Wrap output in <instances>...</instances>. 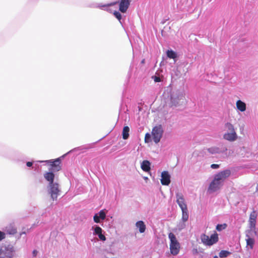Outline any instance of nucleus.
I'll use <instances>...</instances> for the list:
<instances>
[{
  "label": "nucleus",
  "instance_id": "nucleus-1",
  "mask_svg": "<svg viewBox=\"0 0 258 258\" xmlns=\"http://www.w3.org/2000/svg\"><path fill=\"white\" fill-rule=\"evenodd\" d=\"M231 174L230 170L227 169L219 172L214 176L213 180L210 183L208 191L209 193H213L217 191L221 188L226 178Z\"/></svg>",
  "mask_w": 258,
  "mask_h": 258
},
{
  "label": "nucleus",
  "instance_id": "nucleus-2",
  "mask_svg": "<svg viewBox=\"0 0 258 258\" xmlns=\"http://www.w3.org/2000/svg\"><path fill=\"white\" fill-rule=\"evenodd\" d=\"M169 106L171 107H177L182 105L185 102V97L182 91L178 89H172L170 93Z\"/></svg>",
  "mask_w": 258,
  "mask_h": 258
},
{
  "label": "nucleus",
  "instance_id": "nucleus-3",
  "mask_svg": "<svg viewBox=\"0 0 258 258\" xmlns=\"http://www.w3.org/2000/svg\"><path fill=\"white\" fill-rule=\"evenodd\" d=\"M66 156V154H64L60 157L52 160H37V162L46 163L48 164L50 166L48 169L55 172L59 171L61 169V166L60 165L62 159H63Z\"/></svg>",
  "mask_w": 258,
  "mask_h": 258
},
{
  "label": "nucleus",
  "instance_id": "nucleus-4",
  "mask_svg": "<svg viewBox=\"0 0 258 258\" xmlns=\"http://www.w3.org/2000/svg\"><path fill=\"white\" fill-rule=\"evenodd\" d=\"M168 238L170 240V253L173 255H176L178 254L180 245L176 236L172 232L168 234Z\"/></svg>",
  "mask_w": 258,
  "mask_h": 258
},
{
  "label": "nucleus",
  "instance_id": "nucleus-5",
  "mask_svg": "<svg viewBox=\"0 0 258 258\" xmlns=\"http://www.w3.org/2000/svg\"><path fill=\"white\" fill-rule=\"evenodd\" d=\"M201 239L202 242L206 246H211L216 244L219 240L218 234L215 231L210 236H209L205 233L201 235Z\"/></svg>",
  "mask_w": 258,
  "mask_h": 258
},
{
  "label": "nucleus",
  "instance_id": "nucleus-6",
  "mask_svg": "<svg viewBox=\"0 0 258 258\" xmlns=\"http://www.w3.org/2000/svg\"><path fill=\"white\" fill-rule=\"evenodd\" d=\"M47 191L53 201H56L61 192L59 184L55 182L47 185Z\"/></svg>",
  "mask_w": 258,
  "mask_h": 258
},
{
  "label": "nucleus",
  "instance_id": "nucleus-7",
  "mask_svg": "<svg viewBox=\"0 0 258 258\" xmlns=\"http://www.w3.org/2000/svg\"><path fill=\"white\" fill-rule=\"evenodd\" d=\"M163 133L164 130L161 124L156 125L152 128L151 134L153 141L155 143L158 144L160 141Z\"/></svg>",
  "mask_w": 258,
  "mask_h": 258
},
{
  "label": "nucleus",
  "instance_id": "nucleus-8",
  "mask_svg": "<svg viewBox=\"0 0 258 258\" xmlns=\"http://www.w3.org/2000/svg\"><path fill=\"white\" fill-rule=\"evenodd\" d=\"M15 250L11 245H4L0 248V258H13Z\"/></svg>",
  "mask_w": 258,
  "mask_h": 258
},
{
  "label": "nucleus",
  "instance_id": "nucleus-9",
  "mask_svg": "<svg viewBox=\"0 0 258 258\" xmlns=\"http://www.w3.org/2000/svg\"><path fill=\"white\" fill-rule=\"evenodd\" d=\"M132 0H118L108 4V7L118 4L119 11L122 13L126 12Z\"/></svg>",
  "mask_w": 258,
  "mask_h": 258
},
{
  "label": "nucleus",
  "instance_id": "nucleus-10",
  "mask_svg": "<svg viewBox=\"0 0 258 258\" xmlns=\"http://www.w3.org/2000/svg\"><path fill=\"white\" fill-rule=\"evenodd\" d=\"M107 211L105 209L101 210L95 213L93 216V221L96 223H101L103 221H109V217L107 216Z\"/></svg>",
  "mask_w": 258,
  "mask_h": 258
},
{
  "label": "nucleus",
  "instance_id": "nucleus-11",
  "mask_svg": "<svg viewBox=\"0 0 258 258\" xmlns=\"http://www.w3.org/2000/svg\"><path fill=\"white\" fill-rule=\"evenodd\" d=\"M91 230L93 231V234L94 236H98L100 241L104 242L106 240V237L104 235L105 232L98 225H94L92 226L91 228Z\"/></svg>",
  "mask_w": 258,
  "mask_h": 258
},
{
  "label": "nucleus",
  "instance_id": "nucleus-12",
  "mask_svg": "<svg viewBox=\"0 0 258 258\" xmlns=\"http://www.w3.org/2000/svg\"><path fill=\"white\" fill-rule=\"evenodd\" d=\"M254 235H257V232L255 230H248L246 232V246L252 249L254 244Z\"/></svg>",
  "mask_w": 258,
  "mask_h": 258
},
{
  "label": "nucleus",
  "instance_id": "nucleus-13",
  "mask_svg": "<svg viewBox=\"0 0 258 258\" xmlns=\"http://www.w3.org/2000/svg\"><path fill=\"white\" fill-rule=\"evenodd\" d=\"M207 151L211 154H223L227 151L226 146L221 145L219 147H212L207 149Z\"/></svg>",
  "mask_w": 258,
  "mask_h": 258
},
{
  "label": "nucleus",
  "instance_id": "nucleus-14",
  "mask_svg": "<svg viewBox=\"0 0 258 258\" xmlns=\"http://www.w3.org/2000/svg\"><path fill=\"white\" fill-rule=\"evenodd\" d=\"M161 182L163 185H168L171 182V176L168 171H163L161 173Z\"/></svg>",
  "mask_w": 258,
  "mask_h": 258
},
{
  "label": "nucleus",
  "instance_id": "nucleus-15",
  "mask_svg": "<svg viewBox=\"0 0 258 258\" xmlns=\"http://www.w3.org/2000/svg\"><path fill=\"white\" fill-rule=\"evenodd\" d=\"M55 172L48 169V171L46 172L44 174L45 179L48 182V184H51L54 182Z\"/></svg>",
  "mask_w": 258,
  "mask_h": 258
},
{
  "label": "nucleus",
  "instance_id": "nucleus-16",
  "mask_svg": "<svg viewBox=\"0 0 258 258\" xmlns=\"http://www.w3.org/2000/svg\"><path fill=\"white\" fill-rule=\"evenodd\" d=\"M166 54L168 58L173 59L174 62L177 61L179 57L178 53L171 48L167 49L166 51Z\"/></svg>",
  "mask_w": 258,
  "mask_h": 258
},
{
  "label": "nucleus",
  "instance_id": "nucleus-17",
  "mask_svg": "<svg viewBox=\"0 0 258 258\" xmlns=\"http://www.w3.org/2000/svg\"><path fill=\"white\" fill-rule=\"evenodd\" d=\"M162 72L160 70L158 69L155 73V74L152 76L151 78L154 80L155 83H162L164 80V76L162 75L160 72Z\"/></svg>",
  "mask_w": 258,
  "mask_h": 258
},
{
  "label": "nucleus",
  "instance_id": "nucleus-18",
  "mask_svg": "<svg viewBox=\"0 0 258 258\" xmlns=\"http://www.w3.org/2000/svg\"><path fill=\"white\" fill-rule=\"evenodd\" d=\"M256 218V215L253 211L250 214L249 219V230H255Z\"/></svg>",
  "mask_w": 258,
  "mask_h": 258
},
{
  "label": "nucleus",
  "instance_id": "nucleus-19",
  "mask_svg": "<svg viewBox=\"0 0 258 258\" xmlns=\"http://www.w3.org/2000/svg\"><path fill=\"white\" fill-rule=\"evenodd\" d=\"M224 139L233 142L235 141L237 138V136L235 131L231 133H225L223 136Z\"/></svg>",
  "mask_w": 258,
  "mask_h": 258
},
{
  "label": "nucleus",
  "instance_id": "nucleus-20",
  "mask_svg": "<svg viewBox=\"0 0 258 258\" xmlns=\"http://www.w3.org/2000/svg\"><path fill=\"white\" fill-rule=\"evenodd\" d=\"M89 7L90 8H98L102 10H106L107 11L109 12L110 13L111 12V9L108 8V4H102L93 3V4H90L89 6Z\"/></svg>",
  "mask_w": 258,
  "mask_h": 258
},
{
  "label": "nucleus",
  "instance_id": "nucleus-21",
  "mask_svg": "<svg viewBox=\"0 0 258 258\" xmlns=\"http://www.w3.org/2000/svg\"><path fill=\"white\" fill-rule=\"evenodd\" d=\"M141 169L145 172H148L151 170V163L148 160H144L141 163Z\"/></svg>",
  "mask_w": 258,
  "mask_h": 258
},
{
  "label": "nucleus",
  "instance_id": "nucleus-22",
  "mask_svg": "<svg viewBox=\"0 0 258 258\" xmlns=\"http://www.w3.org/2000/svg\"><path fill=\"white\" fill-rule=\"evenodd\" d=\"M136 226L139 229V232L143 233L146 229V226L145 222L142 220L138 221L136 223Z\"/></svg>",
  "mask_w": 258,
  "mask_h": 258
},
{
  "label": "nucleus",
  "instance_id": "nucleus-23",
  "mask_svg": "<svg viewBox=\"0 0 258 258\" xmlns=\"http://www.w3.org/2000/svg\"><path fill=\"white\" fill-rule=\"evenodd\" d=\"M186 221H182V220H180L177 223L176 225V227L175 229H173V231L178 232H181L183 229H185L186 224Z\"/></svg>",
  "mask_w": 258,
  "mask_h": 258
},
{
  "label": "nucleus",
  "instance_id": "nucleus-24",
  "mask_svg": "<svg viewBox=\"0 0 258 258\" xmlns=\"http://www.w3.org/2000/svg\"><path fill=\"white\" fill-rule=\"evenodd\" d=\"M236 108L241 112H244L246 110V105L245 102L239 99L236 103Z\"/></svg>",
  "mask_w": 258,
  "mask_h": 258
},
{
  "label": "nucleus",
  "instance_id": "nucleus-25",
  "mask_svg": "<svg viewBox=\"0 0 258 258\" xmlns=\"http://www.w3.org/2000/svg\"><path fill=\"white\" fill-rule=\"evenodd\" d=\"M130 127L127 126H124L122 131V136L123 140H127L130 136Z\"/></svg>",
  "mask_w": 258,
  "mask_h": 258
},
{
  "label": "nucleus",
  "instance_id": "nucleus-26",
  "mask_svg": "<svg viewBox=\"0 0 258 258\" xmlns=\"http://www.w3.org/2000/svg\"><path fill=\"white\" fill-rule=\"evenodd\" d=\"M90 148H91V147L90 145L82 146H80V147L74 148L73 149H72V150H70V151H69L68 152H67L66 154L67 155L70 154V153H72L74 151H81V150H88Z\"/></svg>",
  "mask_w": 258,
  "mask_h": 258
},
{
  "label": "nucleus",
  "instance_id": "nucleus-27",
  "mask_svg": "<svg viewBox=\"0 0 258 258\" xmlns=\"http://www.w3.org/2000/svg\"><path fill=\"white\" fill-rule=\"evenodd\" d=\"M182 211V217L181 220L182 221H186L188 220L189 218V213L188 209H184L181 211Z\"/></svg>",
  "mask_w": 258,
  "mask_h": 258
},
{
  "label": "nucleus",
  "instance_id": "nucleus-28",
  "mask_svg": "<svg viewBox=\"0 0 258 258\" xmlns=\"http://www.w3.org/2000/svg\"><path fill=\"white\" fill-rule=\"evenodd\" d=\"M231 254V252L227 250H222L219 253V256L221 258H225L229 256Z\"/></svg>",
  "mask_w": 258,
  "mask_h": 258
},
{
  "label": "nucleus",
  "instance_id": "nucleus-29",
  "mask_svg": "<svg viewBox=\"0 0 258 258\" xmlns=\"http://www.w3.org/2000/svg\"><path fill=\"white\" fill-rule=\"evenodd\" d=\"M186 0H177V7L179 9H185V3Z\"/></svg>",
  "mask_w": 258,
  "mask_h": 258
},
{
  "label": "nucleus",
  "instance_id": "nucleus-30",
  "mask_svg": "<svg viewBox=\"0 0 258 258\" xmlns=\"http://www.w3.org/2000/svg\"><path fill=\"white\" fill-rule=\"evenodd\" d=\"M176 202L178 205L179 207L181 209V211L184 209H187V205L184 201V200H176Z\"/></svg>",
  "mask_w": 258,
  "mask_h": 258
},
{
  "label": "nucleus",
  "instance_id": "nucleus-31",
  "mask_svg": "<svg viewBox=\"0 0 258 258\" xmlns=\"http://www.w3.org/2000/svg\"><path fill=\"white\" fill-rule=\"evenodd\" d=\"M120 13L121 12L119 11H114L113 12V15L119 21L120 24L122 26V23L121 21L122 15Z\"/></svg>",
  "mask_w": 258,
  "mask_h": 258
},
{
  "label": "nucleus",
  "instance_id": "nucleus-32",
  "mask_svg": "<svg viewBox=\"0 0 258 258\" xmlns=\"http://www.w3.org/2000/svg\"><path fill=\"white\" fill-rule=\"evenodd\" d=\"M228 225L226 223L218 224L216 226V229L219 232H221L222 230L225 229L227 227Z\"/></svg>",
  "mask_w": 258,
  "mask_h": 258
},
{
  "label": "nucleus",
  "instance_id": "nucleus-33",
  "mask_svg": "<svg viewBox=\"0 0 258 258\" xmlns=\"http://www.w3.org/2000/svg\"><path fill=\"white\" fill-rule=\"evenodd\" d=\"M6 231L8 234L11 235H14L17 233V229L15 227L12 226L7 227Z\"/></svg>",
  "mask_w": 258,
  "mask_h": 258
},
{
  "label": "nucleus",
  "instance_id": "nucleus-34",
  "mask_svg": "<svg viewBox=\"0 0 258 258\" xmlns=\"http://www.w3.org/2000/svg\"><path fill=\"white\" fill-rule=\"evenodd\" d=\"M153 140L152 134H150L149 133H147L145 136V142L148 143Z\"/></svg>",
  "mask_w": 258,
  "mask_h": 258
},
{
  "label": "nucleus",
  "instance_id": "nucleus-35",
  "mask_svg": "<svg viewBox=\"0 0 258 258\" xmlns=\"http://www.w3.org/2000/svg\"><path fill=\"white\" fill-rule=\"evenodd\" d=\"M34 161H26V165L27 167L29 168L30 169H33V166H34Z\"/></svg>",
  "mask_w": 258,
  "mask_h": 258
},
{
  "label": "nucleus",
  "instance_id": "nucleus-36",
  "mask_svg": "<svg viewBox=\"0 0 258 258\" xmlns=\"http://www.w3.org/2000/svg\"><path fill=\"white\" fill-rule=\"evenodd\" d=\"M226 127L229 131H230L231 132L235 131L233 125L230 123L227 122L226 124Z\"/></svg>",
  "mask_w": 258,
  "mask_h": 258
},
{
  "label": "nucleus",
  "instance_id": "nucleus-37",
  "mask_svg": "<svg viewBox=\"0 0 258 258\" xmlns=\"http://www.w3.org/2000/svg\"><path fill=\"white\" fill-rule=\"evenodd\" d=\"M37 161H34L33 169L35 171L38 172L40 169V166L38 164L39 162H37Z\"/></svg>",
  "mask_w": 258,
  "mask_h": 258
},
{
  "label": "nucleus",
  "instance_id": "nucleus-38",
  "mask_svg": "<svg viewBox=\"0 0 258 258\" xmlns=\"http://www.w3.org/2000/svg\"><path fill=\"white\" fill-rule=\"evenodd\" d=\"M176 200H179L180 201V200H184V198H183V196L182 195V194L181 193H180V192L176 193Z\"/></svg>",
  "mask_w": 258,
  "mask_h": 258
},
{
  "label": "nucleus",
  "instance_id": "nucleus-39",
  "mask_svg": "<svg viewBox=\"0 0 258 258\" xmlns=\"http://www.w3.org/2000/svg\"><path fill=\"white\" fill-rule=\"evenodd\" d=\"M132 71H133V67L130 66L129 70H128V73H127V77H127V81H129L130 78L132 76Z\"/></svg>",
  "mask_w": 258,
  "mask_h": 258
},
{
  "label": "nucleus",
  "instance_id": "nucleus-40",
  "mask_svg": "<svg viewBox=\"0 0 258 258\" xmlns=\"http://www.w3.org/2000/svg\"><path fill=\"white\" fill-rule=\"evenodd\" d=\"M6 237V234L4 232L0 231V241L4 239Z\"/></svg>",
  "mask_w": 258,
  "mask_h": 258
},
{
  "label": "nucleus",
  "instance_id": "nucleus-41",
  "mask_svg": "<svg viewBox=\"0 0 258 258\" xmlns=\"http://www.w3.org/2000/svg\"><path fill=\"white\" fill-rule=\"evenodd\" d=\"M220 167V165L218 164H212L211 165V168L213 169H218Z\"/></svg>",
  "mask_w": 258,
  "mask_h": 258
},
{
  "label": "nucleus",
  "instance_id": "nucleus-42",
  "mask_svg": "<svg viewBox=\"0 0 258 258\" xmlns=\"http://www.w3.org/2000/svg\"><path fill=\"white\" fill-rule=\"evenodd\" d=\"M37 253H38V251L36 249L33 250L32 251V254L34 256H36L37 255Z\"/></svg>",
  "mask_w": 258,
  "mask_h": 258
},
{
  "label": "nucleus",
  "instance_id": "nucleus-43",
  "mask_svg": "<svg viewBox=\"0 0 258 258\" xmlns=\"http://www.w3.org/2000/svg\"><path fill=\"white\" fill-rule=\"evenodd\" d=\"M192 251H193V253L194 254H197V253H199V251H198L197 249L194 248Z\"/></svg>",
  "mask_w": 258,
  "mask_h": 258
},
{
  "label": "nucleus",
  "instance_id": "nucleus-44",
  "mask_svg": "<svg viewBox=\"0 0 258 258\" xmlns=\"http://www.w3.org/2000/svg\"><path fill=\"white\" fill-rule=\"evenodd\" d=\"M38 223H39V222H38L37 223H34V224H33L32 225V226H31V228H34L35 226H37L38 225Z\"/></svg>",
  "mask_w": 258,
  "mask_h": 258
},
{
  "label": "nucleus",
  "instance_id": "nucleus-45",
  "mask_svg": "<svg viewBox=\"0 0 258 258\" xmlns=\"http://www.w3.org/2000/svg\"><path fill=\"white\" fill-rule=\"evenodd\" d=\"M258 191V183L256 184V185L255 186V192Z\"/></svg>",
  "mask_w": 258,
  "mask_h": 258
},
{
  "label": "nucleus",
  "instance_id": "nucleus-46",
  "mask_svg": "<svg viewBox=\"0 0 258 258\" xmlns=\"http://www.w3.org/2000/svg\"><path fill=\"white\" fill-rule=\"evenodd\" d=\"M26 233L25 231L24 232H22L21 233H20V235H22V234H26Z\"/></svg>",
  "mask_w": 258,
  "mask_h": 258
},
{
  "label": "nucleus",
  "instance_id": "nucleus-47",
  "mask_svg": "<svg viewBox=\"0 0 258 258\" xmlns=\"http://www.w3.org/2000/svg\"><path fill=\"white\" fill-rule=\"evenodd\" d=\"M145 61V60L144 59H142L141 61V63H144Z\"/></svg>",
  "mask_w": 258,
  "mask_h": 258
},
{
  "label": "nucleus",
  "instance_id": "nucleus-48",
  "mask_svg": "<svg viewBox=\"0 0 258 258\" xmlns=\"http://www.w3.org/2000/svg\"><path fill=\"white\" fill-rule=\"evenodd\" d=\"M213 258H218V256L217 255H215Z\"/></svg>",
  "mask_w": 258,
  "mask_h": 258
},
{
  "label": "nucleus",
  "instance_id": "nucleus-49",
  "mask_svg": "<svg viewBox=\"0 0 258 258\" xmlns=\"http://www.w3.org/2000/svg\"><path fill=\"white\" fill-rule=\"evenodd\" d=\"M144 179H145V180H146V179H148V178L147 177H144Z\"/></svg>",
  "mask_w": 258,
  "mask_h": 258
}]
</instances>
